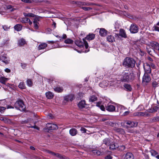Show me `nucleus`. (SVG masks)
I'll return each mask as SVG.
<instances>
[{"label": "nucleus", "mask_w": 159, "mask_h": 159, "mask_svg": "<svg viewBox=\"0 0 159 159\" xmlns=\"http://www.w3.org/2000/svg\"><path fill=\"white\" fill-rule=\"evenodd\" d=\"M135 78L134 74L132 72H124L120 78V80L122 82H131L133 81Z\"/></svg>", "instance_id": "nucleus-1"}, {"label": "nucleus", "mask_w": 159, "mask_h": 159, "mask_svg": "<svg viewBox=\"0 0 159 159\" xmlns=\"http://www.w3.org/2000/svg\"><path fill=\"white\" fill-rule=\"evenodd\" d=\"M135 62L133 59L127 57L124 60L123 65L125 67L133 68L134 67Z\"/></svg>", "instance_id": "nucleus-2"}, {"label": "nucleus", "mask_w": 159, "mask_h": 159, "mask_svg": "<svg viewBox=\"0 0 159 159\" xmlns=\"http://www.w3.org/2000/svg\"><path fill=\"white\" fill-rule=\"evenodd\" d=\"M83 42L80 39H77L75 41V44L80 48L84 47V45L85 48L87 49L89 47V45L87 42L85 40V39H83Z\"/></svg>", "instance_id": "nucleus-3"}, {"label": "nucleus", "mask_w": 159, "mask_h": 159, "mask_svg": "<svg viewBox=\"0 0 159 159\" xmlns=\"http://www.w3.org/2000/svg\"><path fill=\"white\" fill-rule=\"evenodd\" d=\"M14 106L15 108L21 111H23L25 110V107L21 100L17 101L15 102Z\"/></svg>", "instance_id": "nucleus-4"}, {"label": "nucleus", "mask_w": 159, "mask_h": 159, "mask_svg": "<svg viewBox=\"0 0 159 159\" xmlns=\"http://www.w3.org/2000/svg\"><path fill=\"white\" fill-rule=\"evenodd\" d=\"M58 127L57 125L54 124L48 123L46 125V127L44 129L46 132H49L54 129H58Z\"/></svg>", "instance_id": "nucleus-5"}, {"label": "nucleus", "mask_w": 159, "mask_h": 159, "mask_svg": "<svg viewBox=\"0 0 159 159\" xmlns=\"http://www.w3.org/2000/svg\"><path fill=\"white\" fill-rule=\"evenodd\" d=\"M151 80V78L148 74H144L142 79V83L145 85H147Z\"/></svg>", "instance_id": "nucleus-6"}, {"label": "nucleus", "mask_w": 159, "mask_h": 159, "mask_svg": "<svg viewBox=\"0 0 159 159\" xmlns=\"http://www.w3.org/2000/svg\"><path fill=\"white\" fill-rule=\"evenodd\" d=\"M129 30L130 32L132 33H136L138 32L139 27L135 24H132L130 26Z\"/></svg>", "instance_id": "nucleus-7"}, {"label": "nucleus", "mask_w": 159, "mask_h": 159, "mask_svg": "<svg viewBox=\"0 0 159 159\" xmlns=\"http://www.w3.org/2000/svg\"><path fill=\"white\" fill-rule=\"evenodd\" d=\"M138 122H137L132 121H126V124L128 125L129 126L128 127H134L137 126L138 125Z\"/></svg>", "instance_id": "nucleus-8"}, {"label": "nucleus", "mask_w": 159, "mask_h": 159, "mask_svg": "<svg viewBox=\"0 0 159 159\" xmlns=\"http://www.w3.org/2000/svg\"><path fill=\"white\" fill-rule=\"evenodd\" d=\"M106 109L107 111L111 112L115 111L116 107L114 106L108 104L106 106Z\"/></svg>", "instance_id": "nucleus-9"}, {"label": "nucleus", "mask_w": 159, "mask_h": 159, "mask_svg": "<svg viewBox=\"0 0 159 159\" xmlns=\"http://www.w3.org/2000/svg\"><path fill=\"white\" fill-rule=\"evenodd\" d=\"M99 33L101 36L105 37L107 34L108 31L105 29L102 28L100 29Z\"/></svg>", "instance_id": "nucleus-10"}, {"label": "nucleus", "mask_w": 159, "mask_h": 159, "mask_svg": "<svg viewBox=\"0 0 159 159\" xmlns=\"http://www.w3.org/2000/svg\"><path fill=\"white\" fill-rule=\"evenodd\" d=\"M143 68L145 70V74H148L151 72V69L150 66L148 64H146L145 65H143Z\"/></svg>", "instance_id": "nucleus-11"}, {"label": "nucleus", "mask_w": 159, "mask_h": 159, "mask_svg": "<svg viewBox=\"0 0 159 159\" xmlns=\"http://www.w3.org/2000/svg\"><path fill=\"white\" fill-rule=\"evenodd\" d=\"M116 35L118 36H120L121 37L124 38H126L127 37V36L125 30L122 29H121L120 30V34H117Z\"/></svg>", "instance_id": "nucleus-12"}, {"label": "nucleus", "mask_w": 159, "mask_h": 159, "mask_svg": "<svg viewBox=\"0 0 159 159\" xmlns=\"http://www.w3.org/2000/svg\"><path fill=\"white\" fill-rule=\"evenodd\" d=\"M2 61L5 63L8 64L9 63V60L6 55H3L1 57V59Z\"/></svg>", "instance_id": "nucleus-13"}, {"label": "nucleus", "mask_w": 159, "mask_h": 159, "mask_svg": "<svg viewBox=\"0 0 159 159\" xmlns=\"http://www.w3.org/2000/svg\"><path fill=\"white\" fill-rule=\"evenodd\" d=\"M111 142V139L109 138H106L103 140L102 144H104L107 146H109Z\"/></svg>", "instance_id": "nucleus-14"}, {"label": "nucleus", "mask_w": 159, "mask_h": 159, "mask_svg": "<svg viewBox=\"0 0 159 159\" xmlns=\"http://www.w3.org/2000/svg\"><path fill=\"white\" fill-rule=\"evenodd\" d=\"M95 37V34L93 33H89L84 39L85 40L87 39L88 40H91L94 39Z\"/></svg>", "instance_id": "nucleus-15"}, {"label": "nucleus", "mask_w": 159, "mask_h": 159, "mask_svg": "<svg viewBox=\"0 0 159 159\" xmlns=\"http://www.w3.org/2000/svg\"><path fill=\"white\" fill-rule=\"evenodd\" d=\"M124 159H134L133 155L131 152H127L125 155Z\"/></svg>", "instance_id": "nucleus-16"}, {"label": "nucleus", "mask_w": 159, "mask_h": 159, "mask_svg": "<svg viewBox=\"0 0 159 159\" xmlns=\"http://www.w3.org/2000/svg\"><path fill=\"white\" fill-rule=\"evenodd\" d=\"M109 145V149L111 150H116L117 149L118 147V145L116 143H111V144Z\"/></svg>", "instance_id": "nucleus-17"}, {"label": "nucleus", "mask_w": 159, "mask_h": 159, "mask_svg": "<svg viewBox=\"0 0 159 159\" xmlns=\"http://www.w3.org/2000/svg\"><path fill=\"white\" fill-rule=\"evenodd\" d=\"M86 105L84 100L81 101L78 104V105L80 109H82L85 107Z\"/></svg>", "instance_id": "nucleus-18"}, {"label": "nucleus", "mask_w": 159, "mask_h": 159, "mask_svg": "<svg viewBox=\"0 0 159 159\" xmlns=\"http://www.w3.org/2000/svg\"><path fill=\"white\" fill-rule=\"evenodd\" d=\"M26 41L25 39L21 38L18 40V44L20 46H22L26 44Z\"/></svg>", "instance_id": "nucleus-19"}, {"label": "nucleus", "mask_w": 159, "mask_h": 159, "mask_svg": "<svg viewBox=\"0 0 159 159\" xmlns=\"http://www.w3.org/2000/svg\"><path fill=\"white\" fill-rule=\"evenodd\" d=\"M92 152L94 155L98 156L102 155L104 153V152H101L100 151L97 150H93Z\"/></svg>", "instance_id": "nucleus-20"}, {"label": "nucleus", "mask_w": 159, "mask_h": 159, "mask_svg": "<svg viewBox=\"0 0 159 159\" xmlns=\"http://www.w3.org/2000/svg\"><path fill=\"white\" fill-rule=\"evenodd\" d=\"M151 46L154 49L156 50L159 49V44L156 42H154L151 43Z\"/></svg>", "instance_id": "nucleus-21"}, {"label": "nucleus", "mask_w": 159, "mask_h": 159, "mask_svg": "<svg viewBox=\"0 0 159 159\" xmlns=\"http://www.w3.org/2000/svg\"><path fill=\"white\" fill-rule=\"evenodd\" d=\"M47 44L45 43H42L39 45L38 48L39 50L43 49L47 46Z\"/></svg>", "instance_id": "nucleus-22"}, {"label": "nucleus", "mask_w": 159, "mask_h": 159, "mask_svg": "<svg viewBox=\"0 0 159 159\" xmlns=\"http://www.w3.org/2000/svg\"><path fill=\"white\" fill-rule=\"evenodd\" d=\"M69 133L71 136H74L77 134V131L76 129L72 128L70 130Z\"/></svg>", "instance_id": "nucleus-23"}, {"label": "nucleus", "mask_w": 159, "mask_h": 159, "mask_svg": "<svg viewBox=\"0 0 159 159\" xmlns=\"http://www.w3.org/2000/svg\"><path fill=\"white\" fill-rule=\"evenodd\" d=\"M114 130L116 132L120 134H125L124 129L121 128H115Z\"/></svg>", "instance_id": "nucleus-24"}, {"label": "nucleus", "mask_w": 159, "mask_h": 159, "mask_svg": "<svg viewBox=\"0 0 159 159\" xmlns=\"http://www.w3.org/2000/svg\"><path fill=\"white\" fill-rule=\"evenodd\" d=\"M46 97L48 99H51L53 98L54 94L50 92H48L46 93Z\"/></svg>", "instance_id": "nucleus-25"}, {"label": "nucleus", "mask_w": 159, "mask_h": 159, "mask_svg": "<svg viewBox=\"0 0 159 159\" xmlns=\"http://www.w3.org/2000/svg\"><path fill=\"white\" fill-rule=\"evenodd\" d=\"M73 98L74 96L73 95H70L65 97L64 100L66 101H72L73 100Z\"/></svg>", "instance_id": "nucleus-26"}, {"label": "nucleus", "mask_w": 159, "mask_h": 159, "mask_svg": "<svg viewBox=\"0 0 159 159\" xmlns=\"http://www.w3.org/2000/svg\"><path fill=\"white\" fill-rule=\"evenodd\" d=\"M158 121H159V116L151 118L149 120V122L153 123Z\"/></svg>", "instance_id": "nucleus-27"}, {"label": "nucleus", "mask_w": 159, "mask_h": 159, "mask_svg": "<svg viewBox=\"0 0 159 159\" xmlns=\"http://www.w3.org/2000/svg\"><path fill=\"white\" fill-rule=\"evenodd\" d=\"M107 40L110 42H113L115 41V39L114 37L111 35L108 36L107 37Z\"/></svg>", "instance_id": "nucleus-28"}, {"label": "nucleus", "mask_w": 159, "mask_h": 159, "mask_svg": "<svg viewBox=\"0 0 159 159\" xmlns=\"http://www.w3.org/2000/svg\"><path fill=\"white\" fill-rule=\"evenodd\" d=\"M150 115L149 113H148V111H146L144 112H140V116H149Z\"/></svg>", "instance_id": "nucleus-29"}, {"label": "nucleus", "mask_w": 159, "mask_h": 159, "mask_svg": "<svg viewBox=\"0 0 159 159\" xmlns=\"http://www.w3.org/2000/svg\"><path fill=\"white\" fill-rule=\"evenodd\" d=\"M15 30L18 31L21 30L22 29V26L20 24H17L14 27Z\"/></svg>", "instance_id": "nucleus-30"}, {"label": "nucleus", "mask_w": 159, "mask_h": 159, "mask_svg": "<svg viewBox=\"0 0 159 159\" xmlns=\"http://www.w3.org/2000/svg\"><path fill=\"white\" fill-rule=\"evenodd\" d=\"M124 87L127 91H131L132 90V88L129 84H124Z\"/></svg>", "instance_id": "nucleus-31"}, {"label": "nucleus", "mask_w": 159, "mask_h": 159, "mask_svg": "<svg viewBox=\"0 0 159 159\" xmlns=\"http://www.w3.org/2000/svg\"><path fill=\"white\" fill-rule=\"evenodd\" d=\"M33 24L34 25V27L36 29H38L39 28L38 25L39 24L37 20L36 19H34L33 21Z\"/></svg>", "instance_id": "nucleus-32"}, {"label": "nucleus", "mask_w": 159, "mask_h": 159, "mask_svg": "<svg viewBox=\"0 0 159 159\" xmlns=\"http://www.w3.org/2000/svg\"><path fill=\"white\" fill-rule=\"evenodd\" d=\"M8 79L4 77H1L0 78V82L3 84H5L6 82L7 81Z\"/></svg>", "instance_id": "nucleus-33"}, {"label": "nucleus", "mask_w": 159, "mask_h": 159, "mask_svg": "<svg viewBox=\"0 0 159 159\" xmlns=\"http://www.w3.org/2000/svg\"><path fill=\"white\" fill-rule=\"evenodd\" d=\"M54 90L57 92H61L63 90V89L61 87H54L53 88Z\"/></svg>", "instance_id": "nucleus-34"}, {"label": "nucleus", "mask_w": 159, "mask_h": 159, "mask_svg": "<svg viewBox=\"0 0 159 159\" xmlns=\"http://www.w3.org/2000/svg\"><path fill=\"white\" fill-rule=\"evenodd\" d=\"M54 156H56L57 157L61 159H66V157L62 156L61 154L58 153H53Z\"/></svg>", "instance_id": "nucleus-35"}, {"label": "nucleus", "mask_w": 159, "mask_h": 159, "mask_svg": "<svg viewBox=\"0 0 159 159\" xmlns=\"http://www.w3.org/2000/svg\"><path fill=\"white\" fill-rule=\"evenodd\" d=\"M20 20L21 22L23 23H27L29 20V18L25 17L23 18H21L20 19Z\"/></svg>", "instance_id": "nucleus-36"}, {"label": "nucleus", "mask_w": 159, "mask_h": 159, "mask_svg": "<svg viewBox=\"0 0 159 159\" xmlns=\"http://www.w3.org/2000/svg\"><path fill=\"white\" fill-rule=\"evenodd\" d=\"M153 30L159 32V21L157 23L156 25L153 26Z\"/></svg>", "instance_id": "nucleus-37"}, {"label": "nucleus", "mask_w": 159, "mask_h": 159, "mask_svg": "<svg viewBox=\"0 0 159 159\" xmlns=\"http://www.w3.org/2000/svg\"><path fill=\"white\" fill-rule=\"evenodd\" d=\"M23 15L25 17H34L35 15L32 13H24Z\"/></svg>", "instance_id": "nucleus-38"}, {"label": "nucleus", "mask_w": 159, "mask_h": 159, "mask_svg": "<svg viewBox=\"0 0 159 159\" xmlns=\"http://www.w3.org/2000/svg\"><path fill=\"white\" fill-rule=\"evenodd\" d=\"M97 98L94 96H92L89 98V102H94L97 100Z\"/></svg>", "instance_id": "nucleus-39"}, {"label": "nucleus", "mask_w": 159, "mask_h": 159, "mask_svg": "<svg viewBox=\"0 0 159 159\" xmlns=\"http://www.w3.org/2000/svg\"><path fill=\"white\" fill-rule=\"evenodd\" d=\"M147 52L150 55H152V51H154L152 48H150L149 46L147 47Z\"/></svg>", "instance_id": "nucleus-40"}, {"label": "nucleus", "mask_w": 159, "mask_h": 159, "mask_svg": "<svg viewBox=\"0 0 159 159\" xmlns=\"http://www.w3.org/2000/svg\"><path fill=\"white\" fill-rule=\"evenodd\" d=\"M125 146L124 145H121L120 146H118V147L117 148V149L120 151H122L123 150H125Z\"/></svg>", "instance_id": "nucleus-41"}, {"label": "nucleus", "mask_w": 159, "mask_h": 159, "mask_svg": "<svg viewBox=\"0 0 159 159\" xmlns=\"http://www.w3.org/2000/svg\"><path fill=\"white\" fill-rule=\"evenodd\" d=\"M18 87L21 89H24L25 88V86L23 82H20L19 85Z\"/></svg>", "instance_id": "nucleus-42"}, {"label": "nucleus", "mask_w": 159, "mask_h": 159, "mask_svg": "<svg viewBox=\"0 0 159 159\" xmlns=\"http://www.w3.org/2000/svg\"><path fill=\"white\" fill-rule=\"evenodd\" d=\"M32 121V120L30 119H27L26 120L21 121V123L22 124H26L29 123H31Z\"/></svg>", "instance_id": "nucleus-43"}, {"label": "nucleus", "mask_w": 159, "mask_h": 159, "mask_svg": "<svg viewBox=\"0 0 159 159\" xmlns=\"http://www.w3.org/2000/svg\"><path fill=\"white\" fill-rule=\"evenodd\" d=\"M64 42L67 44H70L73 43V41L70 39H67L65 40Z\"/></svg>", "instance_id": "nucleus-44"}, {"label": "nucleus", "mask_w": 159, "mask_h": 159, "mask_svg": "<svg viewBox=\"0 0 159 159\" xmlns=\"http://www.w3.org/2000/svg\"><path fill=\"white\" fill-rule=\"evenodd\" d=\"M36 122H34V126H31V124H29V125L30 126H28V127L29 128H34L35 129H36L37 130H39V128L36 125Z\"/></svg>", "instance_id": "nucleus-45"}, {"label": "nucleus", "mask_w": 159, "mask_h": 159, "mask_svg": "<svg viewBox=\"0 0 159 159\" xmlns=\"http://www.w3.org/2000/svg\"><path fill=\"white\" fill-rule=\"evenodd\" d=\"M151 153L152 156H155L158 154V152L156 151L152 150L150 151Z\"/></svg>", "instance_id": "nucleus-46"}, {"label": "nucleus", "mask_w": 159, "mask_h": 159, "mask_svg": "<svg viewBox=\"0 0 159 159\" xmlns=\"http://www.w3.org/2000/svg\"><path fill=\"white\" fill-rule=\"evenodd\" d=\"M158 83L155 81H153L152 83V87L155 89L158 86Z\"/></svg>", "instance_id": "nucleus-47"}, {"label": "nucleus", "mask_w": 159, "mask_h": 159, "mask_svg": "<svg viewBox=\"0 0 159 159\" xmlns=\"http://www.w3.org/2000/svg\"><path fill=\"white\" fill-rule=\"evenodd\" d=\"M27 83L29 86H31L32 84V81L30 79H28L27 80Z\"/></svg>", "instance_id": "nucleus-48"}, {"label": "nucleus", "mask_w": 159, "mask_h": 159, "mask_svg": "<svg viewBox=\"0 0 159 159\" xmlns=\"http://www.w3.org/2000/svg\"><path fill=\"white\" fill-rule=\"evenodd\" d=\"M126 121H125L124 122H122L121 123V125L123 127L128 128V126L125 125V124H126Z\"/></svg>", "instance_id": "nucleus-49"}, {"label": "nucleus", "mask_w": 159, "mask_h": 159, "mask_svg": "<svg viewBox=\"0 0 159 159\" xmlns=\"http://www.w3.org/2000/svg\"><path fill=\"white\" fill-rule=\"evenodd\" d=\"M83 6H89L91 5H93V4L92 3H89V2H84L83 3Z\"/></svg>", "instance_id": "nucleus-50"}, {"label": "nucleus", "mask_w": 159, "mask_h": 159, "mask_svg": "<svg viewBox=\"0 0 159 159\" xmlns=\"http://www.w3.org/2000/svg\"><path fill=\"white\" fill-rule=\"evenodd\" d=\"M82 8L85 11H89L92 9L91 8L89 7H82Z\"/></svg>", "instance_id": "nucleus-51"}, {"label": "nucleus", "mask_w": 159, "mask_h": 159, "mask_svg": "<svg viewBox=\"0 0 159 159\" xmlns=\"http://www.w3.org/2000/svg\"><path fill=\"white\" fill-rule=\"evenodd\" d=\"M84 2H75V3H76L80 7L81 6H83V3Z\"/></svg>", "instance_id": "nucleus-52"}, {"label": "nucleus", "mask_w": 159, "mask_h": 159, "mask_svg": "<svg viewBox=\"0 0 159 159\" xmlns=\"http://www.w3.org/2000/svg\"><path fill=\"white\" fill-rule=\"evenodd\" d=\"M99 107H100V109L102 111H105V108L104 106L103 105H99L98 104L97 105Z\"/></svg>", "instance_id": "nucleus-53"}, {"label": "nucleus", "mask_w": 159, "mask_h": 159, "mask_svg": "<svg viewBox=\"0 0 159 159\" xmlns=\"http://www.w3.org/2000/svg\"><path fill=\"white\" fill-rule=\"evenodd\" d=\"M80 131L83 133H85L86 132L87 129L84 128L82 127L80 129Z\"/></svg>", "instance_id": "nucleus-54"}, {"label": "nucleus", "mask_w": 159, "mask_h": 159, "mask_svg": "<svg viewBox=\"0 0 159 159\" xmlns=\"http://www.w3.org/2000/svg\"><path fill=\"white\" fill-rule=\"evenodd\" d=\"M6 108L4 107H0V113H2Z\"/></svg>", "instance_id": "nucleus-55"}, {"label": "nucleus", "mask_w": 159, "mask_h": 159, "mask_svg": "<svg viewBox=\"0 0 159 159\" xmlns=\"http://www.w3.org/2000/svg\"><path fill=\"white\" fill-rule=\"evenodd\" d=\"M21 66L22 68L25 69L26 66V64L25 63H21Z\"/></svg>", "instance_id": "nucleus-56"}, {"label": "nucleus", "mask_w": 159, "mask_h": 159, "mask_svg": "<svg viewBox=\"0 0 159 159\" xmlns=\"http://www.w3.org/2000/svg\"><path fill=\"white\" fill-rule=\"evenodd\" d=\"M133 115L134 116H140V112L134 113L133 114Z\"/></svg>", "instance_id": "nucleus-57"}, {"label": "nucleus", "mask_w": 159, "mask_h": 159, "mask_svg": "<svg viewBox=\"0 0 159 159\" xmlns=\"http://www.w3.org/2000/svg\"><path fill=\"white\" fill-rule=\"evenodd\" d=\"M147 111H148V113H153L154 112V111H153V109L152 107L151 108H150L148 109V110H147Z\"/></svg>", "instance_id": "nucleus-58"}, {"label": "nucleus", "mask_w": 159, "mask_h": 159, "mask_svg": "<svg viewBox=\"0 0 159 159\" xmlns=\"http://www.w3.org/2000/svg\"><path fill=\"white\" fill-rule=\"evenodd\" d=\"M105 159H111L112 157L110 155L106 156L105 157Z\"/></svg>", "instance_id": "nucleus-59"}, {"label": "nucleus", "mask_w": 159, "mask_h": 159, "mask_svg": "<svg viewBox=\"0 0 159 159\" xmlns=\"http://www.w3.org/2000/svg\"><path fill=\"white\" fill-rule=\"evenodd\" d=\"M129 111H126L124 112V113H123V115L125 116H126L129 114Z\"/></svg>", "instance_id": "nucleus-60"}, {"label": "nucleus", "mask_w": 159, "mask_h": 159, "mask_svg": "<svg viewBox=\"0 0 159 159\" xmlns=\"http://www.w3.org/2000/svg\"><path fill=\"white\" fill-rule=\"evenodd\" d=\"M33 2H42L43 0H32Z\"/></svg>", "instance_id": "nucleus-61"}, {"label": "nucleus", "mask_w": 159, "mask_h": 159, "mask_svg": "<svg viewBox=\"0 0 159 159\" xmlns=\"http://www.w3.org/2000/svg\"><path fill=\"white\" fill-rule=\"evenodd\" d=\"M5 72H6L7 73H9L11 72V70L8 68H6L5 70Z\"/></svg>", "instance_id": "nucleus-62"}, {"label": "nucleus", "mask_w": 159, "mask_h": 159, "mask_svg": "<svg viewBox=\"0 0 159 159\" xmlns=\"http://www.w3.org/2000/svg\"><path fill=\"white\" fill-rule=\"evenodd\" d=\"M110 125L112 127H114L116 126V124L113 123H111Z\"/></svg>", "instance_id": "nucleus-63"}, {"label": "nucleus", "mask_w": 159, "mask_h": 159, "mask_svg": "<svg viewBox=\"0 0 159 159\" xmlns=\"http://www.w3.org/2000/svg\"><path fill=\"white\" fill-rule=\"evenodd\" d=\"M66 38V34H63L62 37L61 38V39H65Z\"/></svg>", "instance_id": "nucleus-64"}]
</instances>
